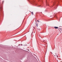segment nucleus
Returning a JSON list of instances; mask_svg holds the SVG:
<instances>
[{
  "instance_id": "9",
  "label": "nucleus",
  "mask_w": 62,
  "mask_h": 62,
  "mask_svg": "<svg viewBox=\"0 0 62 62\" xmlns=\"http://www.w3.org/2000/svg\"><path fill=\"white\" fill-rule=\"evenodd\" d=\"M19 46H20V45H21L20 44L19 45Z\"/></svg>"
},
{
  "instance_id": "10",
  "label": "nucleus",
  "mask_w": 62,
  "mask_h": 62,
  "mask_svg": "<svg viewBox=\"0 0 62 62\" xmlns=\"http://www.w3.org/2000/svg\"><path fill=\"white\" fill-rule=\"evenodd\" d=\"M55 56V55H54Z\"/></svg>"
},
{
  "instance_id": "2",
  "label": "nucleus",
  "mask_w": 62,
  "mask_h": 62,
  "mask_svg": "<svg viewBox=\"0 0 62 62\" xmlns=\"http://www.w3.org/2000/svg\"><path fill=\"white\" fill-rule=\"evenodd\" d=\"M36 26H37V27H38V24H36Z\"/></svg>"
},
{
  "instance_id": "7",
  "label": "nucleus",
  "mask_w": 62,
  "mask_h": 62,
  "mask_svg": "<svg viewBox=\"0 0 62 62\" xmlns=\"http://www.w3.org/2000/svg\"><path fill=\"white\" fill-rule=\"evenodd\" d=\"M21 44V45H22V46H23V45H22V44Z\"/></svg>"
},
{
  "instance_id": "1",
  "label": "nucleus",
  "mask_w": 62,
  "mask_h": 62,
  "mask_svg": "<svg viewBox=\"0 0 62 62\" xmlns=\"http://www.w3.org/2000/svg\"><path fill=\"white\" fill-rule=\"evenodd\" d=\"M58 28V27H54V28H55V29H57V28Z\"/></svg>"
},
{
  "instance_id": "11",
  "label": "nucleus",
  "mask_w": 62,
  "mask_h": 62,
  "mask_svg": "<svg viewBox=\"0 0 62 62\" xmlns=\"http://www.w3.org/2000/svg\"><path fill=\"white\" fill-rule=\"evenodd\" d=\"M52 53V54H52V53Z\"/></svg>"
},
{
  "instance_id": "8",
  "label": "nucleus",
  "mask_w": 62,
  "mask_h": 62,
  "mask_svg": "<svg viewBox=\"0 0 62 62\" xmlns=\"http://www.w3.org/2000/svg\"><path fill=\"white\" fill-rule=\"evenodd\" d=\"M57 57H58V56H57Z\"/></svg>"
},
{
  "instance_id": "6",
  "label": "nucleus",
  "mask_w": 62,
  "mask_h": 62,
  "mask_svg": "<svg viewBox=\"0 0 62 62\" xmlns=\"http://www.w3.org/2000/svg\"><path fill=\"white\" fill-rule=\"evenodd\" d=\"M40 29H39V30L40 31Z\"/></svg>"
},
{
  "instance_id": "4",
  "label": "nucleus",
  "mask_w": 62,
  "mask_h": 62,
  "mask_svg": "<svg viewBox=\"0 0 62 62\" xmlns=\"http://www.w3.org/2000/svg\"><path fill=\"white\" fill-rule=\"evenodd\" d=\"M2 8H0V10H1V9H2Z\"/></svg>"
},
{
  "instance_id": "5",
  "label": "nucleus",
  "mask_w": 62,
  "mask_h": 62,
  "mask_svg": "<svg viewBox=\"0 0 62 62\" xmlns=\"http://www.w3.org/2000/svg\"><path fill=\"white\" fill-rule=\"evenodd\" d=\"M37 21L39 22V20H37Z\"/></svg>"
},
{
  "instance_id": "12",
  "label": "nucleus",
  "mask_w": 62,
  "mask_h": 62,
  "mask_svg": "<svg viewBox=\"0 0 62 62\" xmlns=\"http://www.w3.org/2000/svg\"><path fill=\"white\" fill-rule=\"evenodd\" d=\"M41 13H42L41 12Z\"/></svg>"
},
{
  "instance_id": "3",
  "label": "nucleus",
  "mask_w": 62,
  "mask_h": 62,
  "mask_svg": "<svg viewBox=\"0 0 62 62\" xmlns=\"http://www.w3.org/2000/svg\"><path fill=\"white\" fill-rule=\"evenodd\" d=\"M31 14L32 15H33V12H31Z\"/></svg>"
}]
</instances>
